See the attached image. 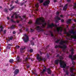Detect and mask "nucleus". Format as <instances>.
Segmentation results:
<instances>
[{
  "label": "nucleus",
  "instance_id": "obj_19",
  "mask_svg": "<svg viewBox=\"0 0 76 76\" xmlns=\"http://www.w3.org/2000/svg\"><path fill=\"white\" fill-rule=\"evenodd\" d=\"M64 34H66V37H70V34L69 33L66 32H64Z\"/></svg>",
  "mask_w": 76,
  "mask_h": 76
},
{
  "label": "nucleus",
  "instance_id": "obj_33",
  "mask_svg": "<svg viewBox=\"0 0 76 76\" xmlns=\"http://www.w3.org/2000/svg\"><path fill=\"white\" fill-rule=\"evenodd\" d=\"M35 6L37 8H38V7H39V5H38V3H37L36 4H35Z\"/></svg>",
  "mask_w": 76,
  "mask_h": 76
},
{
  "label": "nucleus",
  "instance_id": "obj_61",
  "mask_svg": "<svg viewBox=\"0 0 76 76\" xmlns=\"http://www.w3.org/2000/svg\"><path fill=\"white\" fill-rule=\"evenodd\" d=\"M71 60H72V61H73V60H75V58H71Z\"/></svg>",
  "mask_w": 76,
  "mask_h": 76
},
{
  "label": "nucleus",
  "instance_id": "obj_1",
  "mask_svg": "<svg viewBox=\"0 0 76 76\" xmlns=\"http://www.w3.org/2000/svg\"><path fill=\"white\" fill-rule=\"evenodd\" d=\"M67 42H66V41H63V40H61L59 43V44L60 45H62L63 46H61L60 45H56L55 47V48H63L64 49H66L67 48V47L66 46V45H64V44H66V43Z\"/></svg>",
  "mask_w": 76,
  "mask_h": 76
},
{
  "label": "nucleus",
  "instance_id": "obj_13",
  "mask_svg": "<svg viewBox=\"0 0 76 76\" xmlns=\"http://www.w3.org/2000/svg\"><path fill=\"white\" fill-rule=\"evenodd\" d=\"M26 49V48L24 47V48H21L20 49V51L21 53H23L25 52V49Z\"/></svg>",
  "mask_w": 76,
  "mask_h": 76
},
{
  "label": "nucleus",
  "instance_id": "obj_44",
  "mask_svg": "<svg viewBox=\"0 0 76 76\" xmlns=\"http://www.w3.org/2000/svg\"><path fill=\"white\" fill-rule=\"evenodd\" d=\"M15 3L18 4V2H19V1H18V0H17L16 1H15Z\"/></svg>",
  "mask_w": 76,
  "mask_h": 76
},
{
  "label": "nucleus",
  "instance_id": "obj_23",
  "mask_svg": "<svg viewBox=\"0 0 76 76\" xmlns=\"http://www.w3.org/2000/svg\"><path fill=\"white\" fill-rule=\"evenodd\" d=\"M28 59H30V57H29L28 58L26 57V58L25 59L24 61H28Z\"/></svg>",
  "mask_w": 76,
  "mask_h": 76
},
{
  "label": "nucleus",
  "instance_id": "obj_12",
  "mask_svg": "<svg viewBox=\"0 0 76 76\" xmlns=\"http://www.w3.org/2000/svg\"><path fill=\"white\" fill-rule=\"evenodd\" d=\"M16 60L17 61V62H20L22 61V59L20 58V57L18 56H17V57L16 59Z\"/></svg>",
  "mask_w": 76,
  "mask_h": 76
},
{
  "label": "nucleus",
  "instance_id": "obj_27",
  "mask_svg": "<svg viewBox=\"0 0 76 76\" xmlns=\"http://www.w3.org/2000/svg\"><path fill=\"white\" fill-rule=\"evenodd\" d=\"M63 70L64 72H66V75H69V72H68V71H66V70H65L64 69Z\"/></svg>",
  "mask_w": 76,
  "mask_h": 76
},
{
  "label": "nucleus",
  "instance_id": "obj_4",
  "mask_svg": "<svg viewBox=\"0 0 76 76\" xmlns=\"http://www.w3.org/2000/svg\"><path fill=\"white\" fill-rule=\"evenodd\" d=\"M39 20L41 21V22H42V23H44V22H45V20L43 18H39L37 19L36 21V22L35 23V24H36V25H41V23L40 22H39Z\"/></svg>",
  "mask_w": 76,
  "mask_h": 76
},
{
  "label": "nucleus",
  "instance_id": "obj_43",
  "mask_svg": "<svg viewBox=\"0 0 76 76\" xmlns=\"http://www.w3.org/2000/svg\"><path fill=\"white\" fill-rule=\"evenodd\" d=\"M32 21H30L28 22V24H32Z\"/></svg>",
  "mask_w": 76,
  "mask_h": 76
},
{
  "label": "nucleus",
  "instance_id": "obj_62",
  "mask_svg": "<svg viewBox=\"0 0 76 76\" xmlns=\"http://www.w3.org/2000/svg\"><path fill=\"white\" fill-rule=\"evenodd\" d=\"M61 22H64V20L63 19L61 20Z\"/></svg>",
  "mask_w": 76,
  "mask_h": 76
},
{
  "label": "nucleus",
  "instance_id": "obj_24",
  "mask_svg": "<svg viewBox=\"0 0 76 76\" xmlns=\"http://www.w3.org/2000/svg\"><path fill=\"white\" fill-rule=\"evenodd\" d=\"M49 32L50 34H51V37H54V35H53V32L51 31H49Z\"/></svg>",
  "mask_w": 76,
  "mask_h": 76
},
{
  "label": "nucleus",
  "instance_id": "obj_21",
  "mask_svg": "<svg viewBox=\"0 0 76 76\" xmlns=\"http://www.w3.org/2000/svg\"><path fill=\"white\" fill-rule=\"evenodd\" d=\"M9 61L10 63H13L14 61V60L12 59H11Z\"/></svg>",
  "mask_w": 76,
  "mask_h": 76
},
{
  "label": "nucleus",
  "instance_id": "obj_41",
  "mask_svg": "<svg viewBox=\"0 0 76 76\" xmlns=\"http://www.w3.org/2000/svg\"><path fill=\"white\" fill-rule=\"evenodd\" d=\"M30 29L31 30V32H34V29H32L31 28Z\"/></svg>",
  "mask_w": 76,
  "mask_h": 76
},
{
  "label": "nucleus",
  "instance_id": "obj_46",
  "mask_svg": "<svg viewBox=\"0 0 76 76\" xmlns=\"http://www.w3.org/2000/svg\"><path fill=\"white\" fill-rule=\"evenodd\" d=\"M29 67H30V65H28V66H27L26 69H29Z\"/></svg>",
  "mask_w": 76,
  "mask_h": 76
},
{
  "label": "nucleus",
  "instance_id": "obj_38",
  "mask_svg": "<svg viewBox=\"0 0 76 76\" xmlns=\"http://www.w3.org/2000/svg\"><path fill=\"white\" fill-rule=\"evenodd\" d=\"M29 51L30 52V53H32V52H33V49H31Z\"/></svg>",
  "mask_w": 76,
  "mask_h": 76
},
{
  "label": "nucleus",
  "instance_id": "obj_28",
  "mask_svg": "<svg viewBox=\"0 0 76 76\" xmlns=\"http://www.w3.org/2000/svg\"><path fill=\"white\" fill-rule=\"evenodd\" d=\"M15 26H14L13 25H12L10 27V29H13L15 28Z\"/></svg>",
  "mask_w": 76,
  "mask_h": 76
},
{
  "label": "nucleus",
  "instance_id": "obj_42",
  "mask_svg": "<svg viewBox=\"0 0 76 76\" xmlns=\"http://www.w3.org/2000/svg\"><path fill=\"white\" fill-rule=\"evenodd\" d=\"M7 48H8V49H10L11 47L9 46V45H8L7 46Z\"/></svg>",
  "mask_w": 76,
  "mask_h": 76
},
{
  "label": "nucleus",
  "instance_id": "obj_40",
  "mask_svg": "<svg viewBox=\"0 0 76 76\" xmlns=\"http://www.w3.org/2000/svg\"><path fill=\"white\" fill-rule=\"evenodd\" d=\"M25 4L24 2L22 3H21L20 4V6H23V4Z\"/></svg>",
  "mask_w": 76,
  "mask_h": 76
},
{
  "label": "nucleus",
  "instance_id": "obj_37",
  "mask_svg": "<svg viewBox=\"0 0 76 76\" xmlns=\"http://www.w3.org/2000/svg\"><path fill=\"white\" fill-rule=\"evenodd\" d=\"M19 48H20V46H18V45L16 46V47H15V48L16 49Z\"/></svg>",
  "mask_w": 76,
  "mask_h": 76
},
{
  "label": "nucleus",
  "instance_id": "obj_52",
  "mask_svg": "<svg viewBox=\"0 0 76 76\" xmlns=\"http://www.w3.org/2000/svg\"><path fill=\"white\" fill-rule=\"evenodd\" d=\"M15 19H18V15H15Z\"/></svg>",
  "mask_w": 76,
  "mask_h": 76
},
{
  "label": "nucleus",
  "instance_id": "obj_60",
  "mask_svg": "<svg viewBox=\"0 0 76 76\" xmlns=\"http://www.w3.org/2000/svg\"><path fill=\"white\" fill-rule=\"evenodd\" d=\"M19 26L20 28H21L22 27V25H21V24L19 25Z\"/></svg>",
  "mask_w": 76,
  "mask_h": 76
},
{
  "label": "nucleus",
  "instance_id": "obj_34",
  "mask_svg": "<svg viewBox=\"0 0 76 76\" xmlns=\"http://www.w3.org/2000/svg\"><path fill=\"white\" fill-rule=\"evenodd\" d=\"M38 1H39L40 3H42L44 2V0H38Z\"/></svg>",
  "mask_w": 76,
  "mask_h": 76
},
{
  "label": "nucleus",
  "instance_id": "obj_51",
  "mask_svg": "<svg viewBox=\"0 0 76 76\" xmlns=\"http://www.w3.org/2000/svg\"><path fill=\"white\" fill-rule=\"evenodd\" d=\"M12 34H13V35L15 34H16V31H13V32H12Z\"/></svg>",
  "mask_w": 76,
  "mask_h": 76
},
{
  "label": "nucleus",
  "instance_id": "obj_50",
  "mask_svg": "<svg viewBox=\"0 0 76 76\" xmlns=\"http://www.w3.org/2000/svg\"><path fill=\"white\" fill-rule=\"evenodd\" d=\"M23 18H26V15H24L23 16Z\"/></svg>",
  "mask_w": 76,
  "mask_h": 76
},
{
  "label": "nucleus",
  "instance_id": "obj_16",
  "mask_svg": "<svg viewBox=\"0 0 76 76\" xmlns=\"http://www.w3.org/2000/svg\"><path fill=\"white\" fill-rule=\"evenodd\" d=\"M0 28L1 29V30H0V33H1L3 31V29H4V27L2 26H0Z\"/></svg>",
  "mask_w": 76,
  "mask_h": 76
},
{
  "label": "nucleus",
  "instance_id": "obj_32",
  "mask_svg": "<svg viewBox=\"0 0 76 76\" xmlns=\"http://www.w3.org/2000/svg\"><path fill=\"white\" fill-rule=\"evenodd\" d=\"M31 45H34V42L32 40L31 41Z\"/></svg>",
  "mask_w": 76,
  "mask_h": 76
},
{
  "label": "nucleus",
  "instance_id": "obj_22",
  "mask_svg": "<svg viewBox=\"0 0 76 76\" xmlns=\"http://www.w3.org/2000/svg\"><path fill=\"white\" fill-rule=\"evenodd\" d=\"M74 51V49L73 48H72L70 50V51L71 52V54H73L74 53H73V51Z\"/></svg>",
  "mask_w": 76,
  "mask_h": 76
},
{
  "label": "nucleus",
  "instance_id": "obj_6",
  "mask_svg": "<svg viewBox=\"0 0 76 76\" xmlns=\"http://www.w3.org/2000/svg\"><path fill=\"white\" fill-rule=\"evenodd\" d=\"M36 28L37 30V31L38 32H44V31H45L44 29H41V27L39 26H38L36 27Z\"/></svg>",
  "mask_w": 76,
  "mask_h": 76
},
{
  "label": "nucleus",
  "instance_id": "obj_48",
  "mask_svg": "<svg viewBox=\"0 0 76 76\" xmlns=\"http://www.w3.org/2000/svg\"><path fill=\"white\" fill-rule=\"evenodd\" d=\"M4 33L5 34H6V30H5L4 31Z\"/></svg>",
  "mask_w": 76,
  "mask_h": 76
},
{
  "label": "nucleus",
  "instance_id": "obj_10",
  "mask_svg": "<svg viewBox=\"0 0 76 76\" xmlns=\"http://www.w3.org/2000/svg\"><path fill=\"white\" fill-rule=\"evenodd\" d=\"M50 1L49 0L46 1L43 3V5L44 6H47L50 4Z\"/></svg>",
  "mask_w": 76,
  "mask_h": 76
},
{
  "label": "nucleus",
  "instance_id": "obj_35",
  "mask_svg": "<svg viewBox=\"0 0 76 76\" xmlns=\"http://www.w3.org/2000/svg\"><path fill=\"white\" fill-rule=\"evenodd\" d=\"M11 22L12 23L13 22V23H16V21L13 20V19H11Z\"/></svg>",
  "mask_w": 76,
  "mask_h": 76
},
{
  "label": "nucleus",
  "instance_id": "obj_53",
  "mask_svg": "<svg viewBox=\"0 0 76 76\" xmlns=\"http://www.w3.org/2000/svg\"><path fill=\"white\" fill-rule=\"evenodd\" d=\"M47 56L48 58H49V55L48 54V53H47Z\"/></svg>",
  "mask_w": 76,
  "mask_h": 76
},
{
  "label": "nucleus",
  "instance_id": "obj_47",
  "mask_svg": "<svg viewBox=\"0 0 76 76\" xmlns=\"http://www.w3.org/2000/svg\"><path fill=\"white\" fill-rule=\"evenodd\" d=\"M72 61V64H73V65H75V62L73 61Z\"/></svg>",
  "mask_w": 76,
  "mask_h": 76
},
{
  "label": "nucleus",
  "instance_id": "obj_31",
  "mask_svg": "<svg viewBox=\"0 0 76 76\" xmlns=\"http://www.w3.org/2000/svg\"><path fill=\"white\" fill-rule=\"evenodd\" d=\"M73 8L74 9H76V3H75L74 4L73 6Z\"/></svg>",
  "mask_w": 76,
  "mask_h": 76
},
{
  "label": "nucleus",
  "instance_id": "obj_11",
  "mask_svg": "<svg viewBox=\"0 0 76 76\" xmlns=\"http://www.w3.org/2000/svg\"><path fill=\"white\" fill-rule=\"evenodd\" d=\"M19 72V70L18 69H16L14 72V75L13 76H16L17 74Z\"/></svg>",
  "mask_w": 76,
  "mask_h": 76
},
{
  "label": "nucleus",
  "instance_id": "obj_5",
  "mask_svg": "<svg viewBox=\"0 0 76 76\" xmlns=\"http://www.w3.org/2000/svg\"><path fill=\"white\" fill-rule=\"evenodd\" d=\"M24 36L25 37H24L23 39V41L25 42H27L28 41V39H29V37L26 34H25L24 35Z\"/></svg>",
  "mask_w": 76,
  "mask_h": 76
},
{
  "label": "nucleus",
  "instance_id": "obj_29",
  "mask_svg": "<svg viewBox=\"0 0 76 76\" xmlns=\"http://www.w3.org/2000/svg\"><path fill=\"white\" fill-rule=\"evenodd\" d=\"M56 18L57 19H58V20H61L60 18L58 17V16H56Z\"/></svg>",
  "mask_w": 76,
  "mask_h": 76
},
{
  "label": "nucleus",
  "instance_id": "obj_64",
  "mask_svg": "<svg viewBox=\"0 0 76 76\" xmlns=\"http://www.w3.org/2000/svg\"><path fill=\"white\" fill-rule=\"evenodd\" d=\"M67 2H70L71 0H67Z\"/></svg>",
  "mask_w": 76,
  "mask_h": 76
},
{
  "label": "nucleus",
  "instance_id": "obj_26",
  "mask_svg": "<svg viewBox=\"0 0 76 76\" xmlns=\"http://www.w3.org/2000/svg\"><path fill=\"white\" fill-rule=\"evenodd\" d=\"M4 11L6 13H8V10L6 8H5L4 10Z\"/></svg>",
  "mask_w": 76,
  "mask_h": 76
},
{
  "label": "nucleus",
  "instance_id": "obj_56",
  "mask_svg": "<svg viewBox=\"0 0 76 76\" xmlns=\"http://www.w3.org/2000/svg\"><path fill=\"white\" fill-rule=\"evenodd\" d=\"M15 69H16V67H14L13 68V70H15Z\"/></svg>",
  "mask_w": 76,
  "mask_h": 76
},
{
  "label": "nucleus",
  "instance_id": "obj_20",
  "mask_svg": "<svg viewBox=\"0 0 76 76\" xmlns=\"http://www.w3.org/2000/svg\"><path fill=\"white\" fill-rule=\"evenodd\" d=\"M46 71V69H43L42 72H41V74H42V75H44V72Z\"/></svg>",
  "mask_w": 76,
  "mask_h": 76
},
{
  "label": "nucleus",
  "instance_id": "obj_7",
  "mask_svg": "<svg viewBox=\"0 0 76 76\" xmlns=\"http://www.w3.org/2000/svg\"><path fill=\"white\" fill-rule=\"evenodd\" d=\"M54 26L57 27V25L56 24L54 25L53 23H52L50 25L49 24L48 25V28H50L52 29V28H53V27H54Z\"/></svg>",
  "mask_w": 76,
  "mask_h": 76
},
{
  "label": "nucleus",
  "instance_id": "obj_59",
  "mask_svg": "<svg viewBox=\"0 0 76 76\" xmlns=\"http://www.w3.org/2000/svg\"><path fill=\"white\" fill-rule=\"evenodd\" d=\"M8 46H9V45L10 46H12V44H8Z\"/></svg>",
  "mask_w": 76,
  "mask_h": 76
},
{
  "label": "nucleus",
  "instance_id": "obj_63",
  "mask_svg": "<svg viewBox=\"0 0 76 76\" xmlns=\"http://www.w3.org/2000/svg\"><path fill=\"white\" fill-rule=\"evenodd\" d=\"M2 71H3V72H6V69H4L2 70Z\"/></svg>",
  "mask_w": 76,
  "mask_h": 76
},
{
  "label": "nucleus",
  "instance_id": "obj_25",
  "mask_svg": "<svg viewBox=\"0 0 76 76\" xmlns=\"http://www.w3.org/2000/svg\"><path fill=\"white\" fill-rule=\"evenodd\" d=\"M42 26L44 27V28H45V26L47 25V23H44L43 24L42 23Z\"/></svg>",
  "mask_w": 76,
  "mask_h": 76
},
{
  "label": "nucleus",
  "instance_id": "obj_9",
  "mask_svg": "<svg viewBox=\"0 0 76 76\" xmlns=\"http://www.w3.org/2000/svg\"><path fill=\"white\" fill-rule=\"evenodd\" d=\"M75 70V68H70L69 71L71 73H72V74L71 75V76H75V74L73 73V70Z\"/></svg>",
  "mask_w": 76,
  "mask_h": 76
},
{
  "label": "nucleus",
  "instance_id": "obj_17",
  "mask_svg": "<svg viewBox=\"0 0 76 76\" xmlns=\"http://www.w3.org/2000/svg\"><path fill=\"white\" fill-rule=\"evenodd\" d=\"M60 61L59 59H57L55 61V63L56 64H58V62Z\"/></svg>",
  "mask_w": 76,
  "mask_h": 76
},
{
  "label": "nucleus",
  "instance_id": "obj_3",
  "mask_svg": "<svg viewBox=\"0 0 76 76\" xmlns=\"http://www.w3.org/2000/svg\"><path fill=\"white\" fill-rule=\"evenodd\" d=\"M69 32L70 34H74L71 36L72 38L76 39V31H74L73 29H71V30L69 31Z\"/></svg>",
  "mask_w": 76,
  "mask_h": 76
},
{
  "label": "nucleus",
  "instance_id": "obj_49",
  "mask_svg": "<svg viewBox=\"0 0 76 76\" xmlns=\"http://www.w3.org/2000/svg\"><path fill=\"white\" fill-rule=\"evenodd\" d=\"M18 17L20 18H21V20H23V19H22V18H21V16H18Z\"/></svg>",
  "mask_w": 76,
  "mask_h": 76
},
{
  "label": "nucleus",
  "instance_id": "obj_36",
  "mask_svg": "<svg viewBox=\"0 0 76 76\" xmlns=\"http://www.w3.org/2000/svg\"><path fill=\"white\" fill-rule=\"evenodd\" d=\"M11 40H12L13 39V37L12 36H11L9 38Z\"/></svg>",
  "mask_w": 76,
  "mask_h": 76
},
{
  "label": "nucleus",
  "instance_id": "obj_45",
  "mask_svg": "<svg viewBox=\"0 0 76 76\" xmlns=\"http://www.w3.org/2000/svg\"><path fill=\"white\" fill-rule=\"evenodd\" d=\"M59 41H60V40L58 39L56 41V43H58V42H59Z\"/></svg>",
  "mask_w": 76,
  "mask_h": 76
},
{
  "label": "nucleus",
  "instance_id": "obj_55",
  "mask_svg": "<svg viewBox=\"0 0 76 76\" xmlns=\"http://www.w3.org/2000/svg\"><path fill=\"white\" fill-rule=\"evenodd\" d=\"M56 15H59V12L57 11V13H56Z\"/></svg>",
  "mask_w": 76,
  "mask_h": 76
},
{
  "label": "nucleus",
  "instance_id": "obj_2",
  "mask_svg": "<svg viewBox=\"0 0 76 76\" xmlns=\"http://www.w3.org/2000/svg\"><path fill=\"white\" fill-rule=\"evenodd\" d=\"M59 58L60 59L61 61L60 62V66L62 68H65L66 67V64H65L64 62L61 61V60L63 59V57L61 56L59 57Z\"/></svg>",
  "mask_w": 76,
  "mask_h": 76
},
{
  "label": "nucleus",
  "instance_id": "obj_57",
  "mask_svg": "<svg viewBox=\"0 0 76 76\" xmlns=\"http://www.w3.org/2000/svg\"><path fill=\"white\" fill-rule=\"evenodd\" d=\"M60 57V55L59 54H58L56 56V57Z\"/></svg>",
  "mask_w": 76,
  "mask_h": 76
},
{
  "label": "nucleus",
  "instance_id": "obj_15",
  "mask_svg": "<svg viewBox=\"0 0 76 76\" xmlns=\"http://www.w3.org/2000/svg\"><path fill=\"white\" fill-rule=\"evenodd\" d=\"M67 5H68V4H65L63 8V10H65V11L66 10V9L67 8Z\"/></svg>",
  "mask_w": 76,
  "mask_h": 76
},
{
  "label": "nucleus",
  "instance_id": "obj_54",
  "mask_svg": "<svg viewBox=\"0 0 76 76\" xmlns=\"http://www.w3.org/2000/svg\"><path fill=\"white\" fill-rule=\"evenodd\" d=\"M66 23H70V22L68 20L66 22Z\"/></svg>",
  "mask_w": 76,
  "mask_h": 76
},
{
  "label": "nucleus",
  "instance_id": "obj_58",
  "mask_svg": "<svg viewBox=\"0 0 76 76\" xmlns=\"http://www.w3.org/2000/svg\"><path fill=\"white\" fill-rule=\"evenodd\" d=\"M15 15V16H17L18 15V14H17V13H16V12L14 14Z\"/></svg>",
  "mask_w": 76,
  "mask_h": 76
},
{
  "label": "nucleus",
  "instance_id": "obj_18",
  "mask_svg": "<svg viewBox=\"0 0 76 76\" xmlns=\"http://www.w3.org/2000/svg\"><path fill=\"white\" fill-rule=\"evenodd\" d=\"M48 74H51V69L50 68H48L47 69Z\"/></svg>",
  "mask_w": 76,
  "mask_h": 76
},
{
  "label": "nucleus",
  "instance_id": "obj_14",
  "mask_svg": "<svg viewBox=\"0 0 76 76\" xmlns=\"http://www.w3.org/2000/svg\"><path fill=\"white\" fill-rule=\"evenodd\" d=\"M60 31L61 32H62L63 31V29L62 28H61L60 27H59L58 28H57V31L59 32Z\"/></svg>",
  "mask_w": 76,
  "mask_h": 76
},
{
  "label": "nucleus",
  "instance_id": "obj_39",
  "mask_svg": "<svg viewBox=\"0 0 76 76\" xmlns=\"http://www.w3.org/2000/svg\"><path fill=\"white\" fill-rule=\"evenodd\" d=\"M73 57V56L72 55H70L69 56V58H72Z\"/></svg>",
  "mask_w": 76,
  "mask_h": 76
},
{
  "label": "nucleus",
  "instance_id": "obj_30",
  "mask_svg": "<svg viewBox=\"0 0 76 76\" xmlns=\"http://www.w3.org/2000/svg\"><path fill=\"white\" fill-rule=\"evenodd\" d=\"M15 8L14 6H13L12 7L10 8L9 10H12V9H13L14 8Z\"/></svg>",
  "mask_w": 76,
  "mask_h": 76
},
{
  "label": "nucleus",
  "instance_id": "obj_8",
  "mask_svg": "<svg viewBox=\"0 0 76 76\" xmlns=\"http://www.w3.org/2000/svg\"><path fill=\"white\" fill-rule=\"evenodd\" d=\"M37 60H39V61H42V60H45V58H41V57H39V54H37Z\"/></svg>",
  "mask_w": 76,
  "mask_h": 76
}]
</instances>
